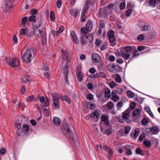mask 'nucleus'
Segmentation results:
<instances>
[{"instance_id": "f257e3e1", "label": "nucleus", "mask_w": 160, "mask_h": 160, "mask_svg": "<svg viewBox=\"0 0 160 160\" xmlns=\"http://www.w3.org/2000/svg\"><path fill=\"white\" fill-rule=\"evenodd\" d=\"M61 131L63 134L66 137L73 141H74L76 138V135L74 134L68 124L65 123H63Z\"/></svg>"}, {"instance_id": "f03ea898", "label": "nucleus", "mask_w": 160, "mask_h": 160, "mask_svg": "<svg viewBox=\"0 0 160 160\" xmlns=\"http://www.w3.org/2000/svg\"><path fill=\"white\" fill-rule=\"evenodd\" d=\"M45 28H43V30H41L40 28L38 29L34 27L33 33L34 35L38 36L40 34V35L42 38V43L43 45H46L47 43L46 33Z\"/></svg>"}, {"instance_id": "7ed1b4c3", "label": "nucleus", "mask_w": 160, "mask_h": 160, "mask_svg": "<svg viewBox=\"0 0 160 160\" xmlns=\"http://www.w3.org/2000/svg\"><path fill=\"white\" fill-rule=\"evenodd\" d=\"M34 48H31L26 50L22 58L23 61L28 62L32 60V58L34 56Z\"/></svg>"}, {"instance_id": "20e7f679", "label": "nucleus", "mask_w": 160, "mask_h": 160, "mask_svg": "<svg viewBox=\"0 0 160 160\" xmlns=\"http://www.w3.org/2000/svg\"><path fill=\"white\" fill-rule=\"evenodd\" d=\"M5 61L7 65L13 68L18 67L19 65V61L17 58H6Z\"/></svg>"}, {"instance_id": "39448f33", "label": "nucleus", "mask_w": 160, "mask_h": 160, "mask_svg": "<svg viewBox=\"0 0 160 160\" xmlns=\"http://www.w3.org/2000/svg\"><path fill=\"white\" fill-rule=\"evenodd\" d=\"M101 119L102 122L100 125V129L101 132H103L106 126L108 127L110 125V123L108 117L106 114H102L101 117Z\"/></svg>"}, {"instance_id": "423d86ee", "label": "nucleus", "mask_w": 160, "mask_h": 160, "mask_svg": "<svg viewBox=\"0 0 160 160\" xmlns=\"http://www.w3.org/2000/svg\"><path fill=\"white\" fill-rule=\"evenodd\" d=\"M93 37L92 35H88L82 37L80 42L82 45H83L91 43L93 41Z\"/></svg>"}, {"instance_id": "0eeeda50", "label": "nucleus", "mask_w": 160, "mask_h": 160, "mask_svg": "<svg viewBox=\"0 0 160 160\" xmlns=\"http://www.w3.org/2000/svg\"><path fill=\"white\" fill-rule=\"evenodd\" d=\"M107 69L113 73H116V72L120 71V67L115 64H111L108 65L107 67Z\"/></svg>"}, {"instance_id": "6e6552de", "label": "nucleus", "mask_w": 160, "mask_h": 160, "mask_svg": "<svg viewBox=\"0 0 160 160\" xmlns=\"http://www.w3.org/2000/svg\"><path fill=\"white\" fill-rule=\"evenodd\" d=\"M12 4L11 0H5L2 7L3 10L4 11L9 10L11 8Z\"/></svg>"}, {"instance_id": "1a4fd4ad", "label": "nucleus", "mask_w": 160, "mask_h": 160, "mask_svg": "<svg viewBox=\"0 0 160 160\" xmlns=\"http://www.w3.org/2000/svg\"><path fill=\"white\" fill-rule=\"evenodd\" d=\"M130 117V112L129 110H127L125 111L122 115V118L123 120H125L126 122L128 123H130L131 121L129 119Z\"/></svg>"}, {"instance_id": "9d476101", "label": "nucleus", "mask_w": 160, "mask_h": 160, "mask_svg": "<svg viewBox=\"0 0 160 160\" xmlns=\"http://www.w3.org/2000/svg\"><path fill=\"white\" fill-rule=\"evenodd\" d=\"M99 111L96 110L94 112H92L91 114L89 115V118L91 119L95 118L96 119V122L98 121V119L99 118L100 113H99Z\"/></svg>"}, {"instance_id": "9b49d317", "label": "nucleus", "mask_w": 160, "mask_h": 160, "mask_svg": "<svg viewBox=\"0 0 160 160\" xmlns=\"http://www.w3.org/2000/svg\"><path fill=\"white\" fill-rule=\"evenodd\" d=\"M45 25H44L43 22L41 19L38 21V22H36V23L34 25V27L36 28V29L40 28L41 30H43V28H45Z\"/></svg>"}, {"instance_id": "f8f14e48", "label": "nucleus", "mask_w": 160, "mask_h": 160, "mask_svg": "<svg viewBox=\"0 0 160 160\" xmlns=\"http://www.w3.org/2000/svg\"><path fill=\"white\" fill-rule=\"evenodd\" d=\"M92 58L93 62H99L101 60V58L99 55L96 53L93 54Z\"/></svg>"}, {"instance_id": "ddd939ff", "label": "nucleus", "mask_w": 160, "mask_h": 160, "mask_svg": "<svg viewBox=\"0 0 160 160\" xmlns=\"http://www.w3.org/2000/svg\"><path fill=\"white\" fill-rule=\"evenodd\" d=\"M70 35L72 42L76 44H78V41L77 40V37L75 33L72 31H71Z\"/></svg>"}, {"instance_id": "4468645a", "label": "nucleus", "mask_w": 160, "mask_h": 160, "mask_svg": "<svg viewBox=\"0 0 160 160\" xmlns=\"http://www.w3.org/2000/svg\"><path fill=\"white\" fill-rule=\"evenodd\" d=\"M62 58L67 61V63L69 62V60L68 59V53L67 51H64L63 50H62Z\"/></svg>"}, {"instance_id": "2eb2a0df", "label": "nucleus", "mask_w": 160, "mask_h": 160, "mask_svg": "<svg viewBox=\"0 0 160 160\" xmlns=\"http://www.w3.org/2000/svg\"><path fill=\"white\" fill-rule=\"evenodd\" d=\"M120 52L121 56L125 59L127 60L130 58V55L129 53L123 50H121Z\"/></svg>"}, {"instance_id": "dca6fc26", "label": "nucleus", "mask_w": 160, "mask_h": 160, "mask_svg": "<svg viewBox=\"0 0 160 160\" xmlns=\"http://www.w3.org/2000/svg\"><path fill=\"white\" fill-rule=\"evenodd\" d=\"M86 29L89 32L91 31L92 29L93 26L92 22L91 21L88 20L86 25Z\"/></svg>"}, {"instance_id": "f3484780", "label": "nucleus", "mask_w": 160, "mask_h": 160, "mask_svg": "<svg viewBox=\"0 0 160 160\" xmlns=\"http://www.w3.org/2000/svg\"><path fill=\"white\" fill-rule=\"evenodd\" d=\"M29 128V126L26 124H23L22 128H21L22 131L23 133L25 134H27V132H28Z\"/></svg>"}, {"instance_id": "a211bd4d", "label": "nucleus", "mask_w": 160, "mask_h": 160, "mask_svg": "<svg viewBox=\"0 0 160 160\" xmlns=\"http://www.w3.org/2000/svg\"><path fill=\"white\" fill-rule=\"evenodd\" d=\"M53 103L52 106L55 108H58L59 106V102L58 99L56 97L53 98L52 99Z\"/></svg>"}, {"instance_id": "6ab92c4d", "label": "nucleus", "mask_w": 160, "mask_h": 160, "mask_svg": "<svg viewBox=\"0 0 160 160\" xmlns=\"http://www.w3.org/2000/svg\"><path fill=\"white\" fill-rule=\"evenodd\" d=\"M88 32H89L86 28L84 27H82L80 29V32L82 34V37H84L87 35Z\"/></svg>"}, {"instance_id": "aec40b11", "label": "nucleus", "mask_w": 160, "mask_h": 160, "mask_svg": "<svg viewBox=\"0 0 160 160\" xmlns=\"http://www.w3.org/2000/svg\"><path fill=\"white\" fill-rule=\"evenodd\" d=\"M108 40L110 43V45L112 46H114L116 45V39L115 37L112 38H108Z\"/></svg>"}, {"instance_id": "412c9836", "label": "nucleus", "mask_w": 160, "mask_h": 160, "mask_svg": "<svg viewBox=\"0 0 160 160\" xmlns=\"http://www.w3.org/2000/svg\"><path fill=\"white\" fill-rule=\"evenodd\" d=\"M102 132H103V133H106L107 135L111 134L112 133V131L109 125L108 127L106 126L105 129H104V131Z\"/></svg>"}, {"instance_id": "4be33fe9", "label": "nucleus", "mask_w": 160, "mask_h": 160, "mask_svg": "<svg viewBox=\"0 0 160 160\" xmlns=\"http://www.w3.org/2000/svg\"><path fill=\"white\" fill-rule=\"evenodd\" d=\"M150 26L148 24L143 25L141 28V30L142 31H146L149 30L150 28Z\"/></svg>"}, {"instance_id": "5701e85b", "label": "nucleus", "mask_w": 160, "mask_h": 160, "mask_svg": "<svg viewBox=\"0 0 160 160\" xmlns=\"http://www.w3.org/2000/svg\"><path fill=\"white\" fill-rule=\"evenodd\" d=\"M30 77L29 76L27 75L22 78V82L23 84H24L29 82Z\"/></svg>"}, {"instance_id": "b1692460", "label": "nucleus", "mask_w": 160, "mask_h": 160, "mask_svg": "<svg viewBox=\"0 0 160 160\" xmlns=\"http://www.w3.org/2000/svg\"><path fill=\"white\" fill-rule=\"evenodd\" d=\"M134 46H126L124 48V50H125V52L127 53L131 52H132V50H134Z\"/></svg>"}, {"instance_id": "393cba45", "label": "nucleus", "mask_w": 160, "mask_h": 160, "mask_svg": "<svg viewBox=\"0 0 160 160\" xmlns=\"http://www.w3.org/2000/svg\"><path fill=\"white\" fill-rule=\"evenodd\" d=\"M150 131L154 134H156L158 132V130L156 126L151 127L150 129Z\"/></svg>"}, {"instance_id": "a878e982", "label": "nucleus", "mask_w": 160, "mask_h": 160, "mask_svg": "<svg viewBox=\"0 0 160 160\" xmlns=\"http://www.w3.org/2000/svg\"><path fill=\"white\" fill-rule=\"evenodd\" d=\"M42 103V106L44 107L48 106L49 105V100L48 98H46L45 101Z\"/></svg>"}, {"instance_id": "bb28decb", "label": "nucleus", "mask_w": 160, "mask_h": 160, "mask_svg": "<svg viewBox=\"0 0 160 160\" xmlns=\"http://www.w3.org/2000/svg\"><path fill=\"white\" fill-rule=\"evenodd\" d=\"M140 112L141 111L140 109H136L133 112L132 114V116L134 117L139 116Z\"/></svg>"}, {"instance_id": "cd10ccee", "label": "nucleus", "mask_w": 160, "mask_h": 160, "mask_svg": "<svg viewBox=\"0 0 160 160\" xmlns=\"http://www.w3.org/2000/svg\"><path fill=\"white\" fill-rule=\"evenodd\" d=\"M53 122L54 124L59 125L61 123V121L59 118L56 117L53 118Z\"/></svg>"}, {"instance_id": "c85d7f7f", "label": "nucleus", "mask_w": 160, "mask_h": 160, "mask_svg": "<svg viewBox=\"0 0 160 160\" xmlns=\"http://www.w3.org/2000/svg\"><path fill=\"white\" fill-rule=\"evenodd\" d=\"M68 66L67 63H66L63 67V72L64 76H67L68 73Z\"/></svg>"}, {"instance_id": "c756f323", "label": "nucleus", "mask_w": 160, "mask_h": 160, "mask_svg": "<svg viewBox=\"0 0 160 160\" xmlns=\"http://www.w3.org/2000/svg\"><path fill=\"white\" fill-rule=\"evenodd\" d=\"M151 142L148 139L145 140L143 142V145L147 147H150L151 146Z\"/></svg>"}, {"instance_id": "7c9ffc66", "label": "nucleus", "mask_w": 160, "mask_h": 160, "mask_svg": "<svg viewBox=\"0 0 160 160\" xmlns=\"http://www.w3.org/2000/svg\"><path fill=\"white\" fill-rule=\"evenodd\" d=\"M70 14L72 16H73L75 17H76L78 16V11L76 10L72 9L70 11Z\"/></svg>"}, {"instance_id": "2f4dec72", "label": "nucleus", "mask_w": 160, "mask_h": 160, "mask_svg": "<svg viewBox=\"0 0 160 160\" xmlns=\"http://www.w3.org/2000/svg\"><path fill=\"white\" fill-rule=\"evenodd\" d=\"M140 132V129L139 128L136 129L134 131V132L133 133L134 137V139L136 138L139 134Z\"/></svg>"}, {"instance_id": "473e14b6", "label": "nucleus", "mask_w": 160, "mask_h": 160, "mask_svg": "<svg viewBox=\"0 0 160 160\" xmlns=\"http://www.w3.org/2000/svg\"><path fill=\"white\" fill-rule=\"evenodd\" d=\"M60 97L62 98V99H64L68 103H70L71 100L67 96L65 95L64 96H60Z\"/></svg>"}, {"instance_id": "72a5a7b5", "label": "nucleus", "mask_w": 160, "mask_h": 160, "mask_svg": "<svg viewBox=\"0 0 160 160\" xmlns=\"http://www.w3.org/2000/svg\"><path fill=\"white\" fill-rule=\"evenodd\" d=\"M82 74V72H80V73H76L77 78L79 81H81L82 79L83 76Z\"/></svg>"}, {"instance_id": "f704fd0d", "label": "nucleus", "mask_w": 160, "mask_h": 160, "mask_svg": "<svg viewBox=\"0 0 160 160\" xmlns=\"http://www.w3.org/2000/svg\"><path fill=\"white\" fill-rule=\"evenodd\" d=\"M126 148V154L127 155H131L132 154V152L131 151V150H130V149L128 148H129V145H127L125 146Z\"/></svg>"}, {"instance_id": "c9c22d12", "label": "nucleus", "mask_w": 160, "mask_h": 160, "mask_svg": "<svg viewBox=\"0 0 160 160\" xmlns=\"http://www.w3.org/2000/svg\"><path fill=\"white\" fill-rule=\"evenodd\" d=\"M131 128L129 126H127L125 127L124 129V132L125 134H127L129 133Z\"/></svg>"}, {"instance_id": "e433bc0d", "label": "nucleus", "mask_w": 160, "mask_h": 160, "mask_svg": "<svg viewBox=\"0 0 160 160\" xmlns=\"http://www.w3.org/2000/svg\"><path fill=\"white\" fill-rule=\"evenodd\" d=\"M135 153L137 154H140L142 156L144 155V154L142 152V150L141 149L139 148H137L135 150Z\"/></svg>"}, {"instance_id": "4c0bfd02", "label": "nucleus", "mask_w": 160, "mask_h": 160, "mask_svg": "<svg viewBox=\"0 0 160 160\" xmlns=\"http://www.w3.org/2000/svg\"><path fill=\"white\" fill-rule=\"evenodd\" d=\"M36 17L35 15H32L30 17H29L28 20L30 22H36Z\"/></svg>"}, {"instance_id": "58836bf2", "label": "nucleus", "mask_w": 160, "mask_h": 160, "mask_svg": "<svg viewBox=\"0 0 160 160\" xmlns=\"http://www.w3.org/2000/svg\"><path fill=\"white\" fill-rule=\"evenodd\" d=\"M127 94L128 97L129 98H132L134 96V94L132 91L128 90L127 91Z\"/></svg>"}, {"instance_id": "ea45409f", "label": "nucleus", "mask_w": 160, "mask_h": 160, "mask_svg": "<svg viewBox=\"0 0 160 160\" xmlns=\"http://www.w3.org/2000/svg\"><path fill=\"white\" fill-rule=\"evenodd\" d=\"M114 32L112 30L110 31L108 33V36L109 38H111L112 37H115L114 36Z\"/></svg>"}, {"instance_id": "a19ab883", "label": "nucleus", "mask_w": 160, "mask_h": 160, "mask_svg": "<svg viewBox=\"0 0 160 160\" xmlns=\"http://www.w3.org/2000/svg\"><path fill=\"white\" fill-rule=\"evenodd\" d=\"M148 122V119L146 117L143 118L142 120V125H145Z\"/></svg>"}, {"instance_id": "79ce46f5", "label": "nucleus", "mask_w": 160, "mask_h": 160, "mask_svg": "<svg viewBox=\"0 0 160 160\" xmlns=\"http://www.w3.org/2000/svg\"><path fill=\"white\" fill-rule=\"evenodd\" d=\"M50 20L52 21H53L55 19V16L54 12L53 11H51L50 12Z\"/></svg>"}, {"instance_id": "37998d69", "label": "nucleus", "mask_w": 160, "mask_h": 160, "mask_svg": "<svg viewBox=\"0 0 160 160\" xmlns=\"http://www.w3.org/2000/svg\"><path fill=\"white\" fill-rule=\"evenodd\" d=\"M20 119H18L17 120L16 122V126L17 128L19 130L21 128V124L22 123V122L20 123L19 122Z\"/></svg>"}, {"instance_id": "c03bdc74", "label": "nucleus", "mask_w": 160, "mask_h": 160, "mask_svg": "<svg viewBox=\"0 0 160 160\" xmlns=\"http://www.w3.org/2000/svg\"><path fill=\"white\" fill-rule=\"evenodd\" d=\"M28 20V18L27 17H24L22 18V24L25 26Z\"/></svg>"}, {"instance_id": "a18cd8bd", "label": "nucleus", "mask_w": 160, "mask_h": 160, "mask_svg": "<svg viewBox=\"0 0 160 160\" xmlns=\"http://www.w3.org/2000/svg\"><path fill=\"white\" fill-rule=\"evenodd\" d=\"M88 1H87V2L84 5V7H83V9H82V12H86L88 8Z\"/></svg>"}, {"instance_id": "49530a36", "label": "nucleus", "mask_w": 160, "mask_h": 160, "mask_svg": "<svg viewBox=\"0 0 160 160\" xmlns=\"http://www.w3.org/2000/svg\"><path fill=\"white\" fill-rule=\"evenodd\" d=\"M107 107L109 109H112L114 107L113 103L112 102H110L107 105Z\"/></svg>"}, {"instance_id": "de8ad7c7", "label": "nucleus", "mask_w": 160, "mask_h": 160, "mask_svg": "<svg viewBox=\"0 0 160 160\" xmlns=\"http://www.w3.org/2000/svg\"><path fill=\"white\" fill-rule=\"evenodd\" d=\"M149 3L150 6L155 7L156 3V0H150Z\"/></svg>"}, {"instance_id": "09e8293b", "label": "nucleus", "mask_w": 160, "mask_h": 160, "mask_svg": "<svg viewBox=\"0 0 160 160\" xmlns=\"http://www.w3.org/2000/svg\"><path fill=\"white\" fill-rule=\"evenodd\" d=\"M108 152V158L109 160H110L111 158V156L112 155L113 152L112 150L110 148L109 149Z\"/></svg>"}, {"instance_id": "8fccbe9b", "label": "nucleus", "mask_w": 160, "mask_h": 160, "mask_svg": "<svg viewBox=\"0 0 160 160\" xmlns=\"http://www.w3.org/2000/svg\"><path fill=\"white\" fill-rule=\"evenodd\" d=\"M99 24L100 28H103L105 26L104 21L103 20H100Z\"/></svg>"}, {"instance_id": "3c124183", "label": "nucleus", "mask_w": 160, "mask_h": 160, "mask_svg": "<svg viewBox=\"0 0 160 160\" xmlns=\"http://www.w3.org/2000/svg\"><path fill=\"white\" fill-rule=\"evenodd\" d=\"M133 50H134L133 52V57H137L138 55L139 54L138 53V51L136 49V47H134V49Z\"/></svg>"}, {"instance_id": "603ef678", "label": "nucleus", "mask_w": 160, "mask_h": 160, "mask_svg": "<svg viewBox=\"0 0 160 160\" xmlns=\"http://www.w3.org/2000/svg\"><path fill=\"white\" fill-rule=\"evenodd\" d=\"M62 3V2L61 0H57L56 2V5L58 8H60Z\"/></svg>"}, {"instance_id": "864d4df0", "label": "nucleus", "mask_w": 160, "mask_h": 160, "mask_svg": "<svg viewBox=\"0 0 160 160\" xmlns=\"http://www.w3.org/2000/svg\"><path fill=\"white\" fill-rule=\"evenodd\" d=\"M145 38V36L143 34H140L138 36L137 39L140 41H142L144 40V38Z\"/></svg>"}, {"instance_id": "5fc2aeb1", "label": "nucleus", "mask_w": 160, "mask_h": 160, "mask_svg": "<svg viewBox=\"0 0 160 160\" xmlns=\"http://www.w3.org/2000/svg\"><path fill=\"white\" fill-rule=\"evenodd\" d=\"M88 107H89L90 109H93L95 107V104L90 102L88 104Z\"/></svg>"}, {"instance_id": "6e6d98bb", "label": "nucleus", "mask_w": 160, "mask_h": 160, "mask_svg": "<svg viewBox=\"0 0 160 160\" xmlns=\"http://www.w3.org/2000/svg\"><path fill=\"white\" fill-rule=\"evenodd\" d=\"M145 133H142L141 134V135L139 136V137L138 138V140L139 141H142L143 139L145 138Z\"/></svg>"}, {"instance_id": "4d7b16f0", "label": "nucleus", "mask_w": 160, "mask_h": 160, "mask_svg": "<svg viewBox=\"0 0 160 160\" xmlns=\"http://www.w3.org/2000/svg\"><path fill=\"white\" fill-rule=\"evenodd\" d=\"M51 32L52 35L55 37L57 36L59 34L58 31H57L54 30H52Z\"/></svg>"}, {"instance_id": "13d9d810", "label": "nucleus", "mask_w": 160, "mask_h": 160, "mask_svg": "<svg viewBox=\"0 0 160 160\" xmlns=\"http://www.w3.org/2000/svg\"><path fill=\"white\" fill-rule=\"evenodd\" d=\"M34 98V96L33 95H31L29 97H28L27 99H26V101L27 102H31L32 101V100Z\"/></svg>"}, {"instance_id": "bf43d9fd", "label": "nucleus", "mask_w": 160, "mask_h": 160, "mask_svg": "<svg viewBox=\"0 0 160 160\" xmlns=\"http://www.w3.org/2000/svg\"><path fill=\"white\" fill-rule=\"evenodd\" d=\"M116 91L119 94H121L123 92V89L121 88H117V90H116Z\"/></svg>"}, {"instance_id": "052dcab7", "label": "nucleus", "mask_w": 160, "mask_h": 160, "mask_svg": "<svg viewBox=\"0 0 160 160\" xmlns=\"http://www.w3.org/2000/svg\"><path fill=\"white\" fill-rule=\"evenodd\" d=\"M20 91L22 94H24L26 91V89L24 85H23L21 87Z\"/></svg>"}, {"instance_id": "680f3d73", "label": "nucleus", "mask_w": 160, "mask_h": 160, "mask_svg": "<svg viewBox=\"0 0 160 160\" xmlns=\"http://www.w3.org/2000/svg\"><path fill=\"white\" fill-rule=\"evenodd\" d=\"M42 68L45 71H48L49 70V65L48 64H44Z\"/></svg>"}, {"instance_id": "e2e57ef3", "label": "nucleus", "mask_w": 160, "mask_h": 160, "mask_svg": "<svg viewBox=\"0 0 160 160\" xmlns=\"http://www.w3.org/2000/svg\"><path fill=\"white\" fill-rule=\"evenodd\" d=\"M6 149L4 148H2L0 149V154L2 155H3L6 152Z\"/></svg>"}, {"instance_id": "0e129e2a", "label": "nucleus", "mask_w": 160, "mask_h": 160, "mask_svg": "<svg viewBox=\"0 0 160 160\" xmlns=\"http://www.w3.org/2000/svg\"><path fill=\"white\" fill-rule=\"evenodd\" d=\"M125 7V3L124 2L120 3L119 5L120 8L121 10H123L124 9Z\"/></svg>"}, {"instance_id": "69168bd1", "label": "nucleus", "mask_w": 160, "mask_h": 160, "mask_svg": "<svg viewBox=\"0 0 160 160\" xmlns=\"http://www.w3.org/2000/svg\"><path fill=\"white\" fill-rule=\"evenodd\" d=\"M93 96L92 94H89L87 95V99L90 100H91L93 99Z\"/></svg>"}, {"instance_id": "338daca9", "label": "nucleus", "mask_w": 160, "mask_h": 160, "mask_svg": "<svg viewBox=\"0 0 160 160\" xmlns=\"http://www.w3.org/2000/svg\"><path fill=\"white\" fill-rule=\"evenodd\" d=\"M38 12V10H36V9H33L31 10L30 12L32 14V15H35V14H36Z\"/></svg>"}, {"instance_id": "774afa93", "label": "nucleus", "mask_w": 160, "mask_h": 160, "mask_svg": "<svg viewBox=\"0 0 160 160\" xmlns=\"http://www.w3.org/2000/svg\"><path fill=\"white\" fill-rule=\"evenodd\" d=\"M81 67L80 65H78L76 67V73L78 72L80 73V72H81Z\"/></svg>"}]
</instances>
